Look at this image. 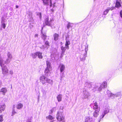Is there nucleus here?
Here are the masks:
<instances>
[{
	"label": "nucleus",
	"instance_id": "nucleus-1",
	"mask_svg": "<svg viewBox=\"0 0 122 122\" xmlns=\"http://www.w3.org/2000/svg\"><path fill=\"white\" fill-rule=\"evenodd\" d=\"M40 82L43 84H45V82L48 83L51 85H52L53 84V81L52 80L49 79L43 76L40 77Z\"/></svg>",
	"mask_w": 122,
	"mask_h": 122
},
{
	"label": "nucleus",
	"instance_id": "nucleus-2",
	"mask_svg": "<svg viewBox=\"0 0 122 122\" xmlns=\"http://www.w3.org/2000/svg\"><path fill=\"white\" fill-rule=\"evenodd\" d=\"M46 63L47 67L45 69L44 72L46 73L45 75L47 76L48 75V73L50 72V71L51 70L52 67L49 61H47Z\"/></svg>",
	"mask_w": 122,
	"mask_h": 122
},
{
	"label": "nucleus",
	"instance_id": "nucleus-3",
	"mask_svg": "<svg viewBox=\"0 0 122 122\" xmlns=\"http://www.w3.org/2000/svg\"><path fill=\"white\" fill-rule=\"evenodd\" d=\"M56 118L57 120L59 122L62 121V122H65L64 120L65 117L63 116L61 112H57Z\"/></svg>",
	"mask_w": 122,
	"mask_h": 122
},
{
	"label": "nucleus",
	"instance_id": "nucleus-4",
	"mask_svg": "<svg viewBox=\"0 0 122 122\" xmlns=\"http://www.w3.org/2000/svg\"><path fill=\"white\" fill-rule=\"evenodd\" d=\"M54 20L52 17H47L45 18V22L46 25L50 26L51 23L53 22Z\"/></svg>",
	"mask_w": 122,
	"mask_h": 122
},
{
	"label": "nucleus",
	"instance_id": "nucleus-5",
	"mask_svg": "<svg viewBox=\"0 0 122 122\" xmlns=\"http://www.w3.org/2000/svg\"><path fill=\"white\" fill-rule=\"evenodd\" d=\"M7 55V58L5 61V63L6 64L9 63L13 58L10 52H8Z\"/></svg>",
	"mask_w": 122,
	"mask_h": 122
},
{
	"label": "nucleus",
	"instance_id": "nucleus-6",
	"mask_svg": "<svg viewBox=\"0 0 122 122\" xmlns=\"http://www.w3.org/2000/svg\"><path fill=\"white\" fill-rule=\"evenodd\" d=\"M83 97L84 99H88V97L90 96V93L88 91V90L86 89H84L83 92Z\"/></svg>",
	"mask_w": 122,
	"mask_h": 122
},
{
	"label": "nucleus",
	"instance_id": "nucleus-7",
	"mask_svg": "<svg viewBox=\"0 0 122 122\" xmlns=\"http://www.w3.org/2000/svg\"><path fill=\"white\" fill-rule=\"evenodd\" d=\"M88 46H86L85 48V53L83 55H81L80 56V58L82 61H83L85 60V59L86 57L87 56V51L88 50Z\"/></svg>",
	"mask_w": 122,
	"mask_h": 122
},
{
	"label": "nucleus",
	"instance_id": "nucleus-8",
	"mask_svg": "<svg viewBox=\"0 0 122 122\" xmlns=\"http://www.w3.org/2000/svg\"><path fill=\"white\" fill-rule=\"evenodd\" d=\"M1 67L2 73L5 75L8 72V70L6 66L4 65L1 66Z\"/></svg>",
	"mask_w": 122,
	"mask_h": 122
},
{
	"label": "nucleus",
	"instance_id": "nucleus-9",
	"mask_svg": "<svg viewBox=\"0 0 122 122\" xmlns=\"http://www.w3.org/2000/svg\"><path fill=\"white\" fill-rule=\"evenodd\" d=\"M69 38V36H66V42L65 44L66 48L67 49H69V45H70V41L68 40V38Z\"/></svg>",
	"mask_w": 122,
	"mask_h": 122
},
{
	"label": "nucleus",
	"instance_id": "nucleus-10",
	"mask_svg": "<svg viewBox=\"0 0 122 122\" xmlns=\"http://www.w3.org/2000/svg\"><path fill=\"white\" fill-rule=\"evenodd\" d=\"M107 85V84L106 82H105L103 83L101 85L100 87H98V91H101L103 89H104V88L106 87Z\"/></svg>",
	"mask_w": 122,
	"mask_h": 122
},
{
	"label": "nucleus",
	"instance_id": "nucleus-11",
	"mask_svg": "<svg viewBox=\"0 0 122 122\" xmlns=\"http://www.w3.org/2000/svg\"><path fill=\"white\" fill-rule=\"evenodd\" d=\"M44 4L45 5H50L51 7L52 6V4L51 0H42Z\"/></svg>",
	"mask_w": 122,
	"mask_h": 122
},
{
	"label": "nucleus",
	"instance_id": "nucleus-12",
	"mask_svg": "<svg viewBox=\"0 0 122 122\" xmlns=\"http://www.w3.org/2000/svg\"><path fill=\"white\" fill-rule=\"evenodd\" d=\"M93 109L95 110L94 111H100V108L98 107V105L96 102L94 103L93 104Z\"/></svg>",
	"mask_w": 122,
	"mask_h": 122
},
{
	"label": "nucleus",
	"instance_id": "nucleus-13",
	"mask_svg": "<svg viewBox=\"0 0 122 122\" xmlns=\"http://www.w3.org/2000/svg\"><path fill=\"white\" fill-rule=\"evenodd\" d=\"M114 9V7H112L111 8L109 7H107L104 12L103 14L104 15H106L109 10H112Z\"/></svg>",
	"mask_w": 122,
	"mask_h": 122
},
{
	"label": "nucleus",
	"instance_id": "nucleus-14",
	"mask_svg": "<svg viewBox=\"0 0 122 122\" xmlns=\"http://www.w3.org/2000/svg\"><path fill=\"white\" fill-rule=\"evenodd\" d=\"M5 104H2L0 105V113L4 111L5 110Z\"/></svg>",
	"mask_w": 122,
	"mask_h": 122
},
{
	"label": "nucleus",
	"instance_id": "nucleus-15",
	"mask_svg": "<svg viewBox=\"0 0 122 122\" xmlns=\"http://www.w3.org/2000/svg\"><path fill=\"white\" fill-rule=\"evenodd\" d=\"M7 91V89L6 88H2L0 89V92L3 95H5Z\"/></svg>",
	"mask_w": 122,
	"mask_h": 122
},
{
	"label": "nucleus",
	"instance_id": "nucleus-16",
	"mask_svg": "<svg viewBox=\"0 0 122 122\" xmlns=\"http://www.w3.org/2000/svg\"><path fill=\"white\" fill-rule=\"evenodd\" d=\"M59 67L60 69V72H63L64 71L65 66L64 65L62 64H61L59 66Z\"/></svg>",
	"mask_w": 122,
	"mask_h": 122
},
{
	"label": "nucleus",
	"instance_id": "nucleus-17",
	"mask_svg": "<svg viewBox=\"0 0 122 122\" xmlns=\"http://www.w3.org/2000/svg\"><path fill=\"white\" fill-rule=\"evenodd\" d=\"M41 38L45 41L47 37L46 33L45 32H41Z\"/></svg>",
	"mask_w": 122,
	"mask_h": 122
},
{
	"label": "nucleus",
	"instance_id": "nucleus-18",
	"mask_svg": "<svg viewBox=\"0 0 122 122\" xmlns=\"http://www.w3.org/2000/svg\"><path fill=\"white\" fill-rule=\"evenodd\" d=\"M93 84H94V83H93L87 82L85 83V86H86L87 87L90 88L92 87V85Z\"/></svg>",
	"mask_w": 122,
	"mask_h": 122
},
{
	"label": "nucleus",
	"instance_id": "nucleus-19",
	"mask_svg": "<svg viewBox=\"0 0 122 122\" xmlns=\"http://www.w3.org/2000/svg\"><path fill=\"white\" fill-rule=\"evenodd\" d=\"M23 105L20 103H18L16 106V107L17 109H21L23 107Z\"/></svg>",
	"mask_w": 122,
	"mask_h": 122
},
{
	"label": "nucleus",
	"instance_id": "nucleus-20",
	"mask_svg": "<svg viewBox=\"0 0 122 122\" xmlns=\"http://www.w3.org/2000/svg\"><path fill=\"white\" fill-rule=\"evenodd\" d=\"M100 111H94L93 113V116L94 117H97L99 114V112Z\"/></svg>",
	"mask_w": 122,
	"mask_h": 122
},
{
	"label": "nucleus",
	"instance_id": "nucleus-21",
	"mask_svg": "<svg viewBox=\"0 0 122 122\" xmlns=\"http://www.w3.org/2000/svg\"><path fill=\"white\" fill-rule=\"evenodd\" d=\"M15 105H13L12 110V114L11 115V116H13L14 115L17 113L16 112L15 110Z\"/></svg>",
	"mask_w": 122,
	"mask_h": 122
},
{
	"label": "nucleus",
	"instance_id": "nucleus-22",
	"mask_svg": "<svg viewBox=\"0 0 122 122\" xmlns=\"http://www.w3.org/2000/svg\"><path fill=\"white\" fill-rule=\"evenodd\" d=\"M44 46L46 47V49H47L50 46L49 42L47 41H45V46Z\"/></svg>",
	"mask_w": 122,
	"mask_h": 122
},
{
	"label": "nucleus",
	"instance_id": "nucleus-23",
	"mask_svg": "<svg viewBox=\"0 0 122 122\" xmlns=\"http://www.w3.org/2000/svg\"><path fill=\"white\" fill-rule=\"evenodd\" d=\"M3 59L2 57H0V66L5 65Z\"/></svg>",
	"mask_w": 122,
	"mask_h": 122
},
{
	"label": "nucleus",
	"instance_id": "nucleus-24",
	"mask_svg": "<svg viewBox=\"0 0 122 122\" xmlns=\"http://www.w3.org/2000/svg\"><path fill=\"white\" fill-rule=\"evenodd\" d=\"M57 98L58 102L61 101L62 100V95L61 94L57 96Z\"/></svg>",
	"mask_w": 122,
	"mask_h": 122
},
{
	"label": "nucleus",
	"instance_id": "nucleus-25",
	"mask_svg": "<svg viewBox=\"0 0 122 122\" xmlns=\"http://www.w3.org/2000/svg\"><path fill=\"white\" fill-rule=\"evenodd\" d=\"M53 36L54 37V40H55L56 41L58 39L59 35L58 34L55 33L53 35Z\"/></svg>",
	"mask_w": 122,
	"mask_h": 122
},
{
	"label": "nucleus",
	"instance_id": "nucleus-26",
	"mask_svg": "<svg viewBox=\"0 0 122 122\" xmlns=\"http://www.w3.org/2000/svg\"><path fill=\"white\" fill-rule=\"evenodd\" d=\"M121 4L119 1H118V0H117L116 2V5L115 7L118 8L121 6Z\"/></svg>",
	"mask_w": 122,
	"mask_h": 122
},
{
	"label": "nucleus",
	"instance_id": "nucleus-27",
	"mask_svg": "<svg viewBox=\"0 0 122 122\" xmlns=\"http://www.w3.org/2000/svg\"><path fill=\"white\" fill-rule=\"evenodd\" d=\"M37 53V56H38V57L40 59H42V58L43 56L42 55V53L39 52H38Z\"/></svg>",
	"mask_w": 122,
	"mask_h": 122
},
{
	"label": "nucleus",
	"instance_id": "nucleus-28",
	"mask_svg": "<svg viewBox=\"0 0 122 122\" xmlns=\"http://www.w3.org/2000/svg\"><path fill=\"white\" fill-rule=\"evenodd\" d=\"M31 55L33 58L35 59L37 56V53L36 52L34 53H32Z\"/></svg>",
	"mask_w": 122,
	"mask_h": 122
},
{
	"label": "nucleus",
	"instance_id": "nucleus-29",
	"mask_svg": "<svg viewBox=\"0 0 122 122\" xmlns=\"http://www.w3.org/2000/svg\"><path fill=\"white\" fill-rule=\"evenodd\" d=\"M73 26V24L69 22L67 25V27L68 29H69L70 27H72Z\"/></svg>",
	"mask_w": 122,
	"mask_h": 122
},
{
	"label": "nucleus",
	"instance_id": "nucleus-30",
	"mask_svg": "<svg viewBox=\"0 0 122 122\" xmlns=\"http://www.w3.org/2000/svg\"><path fill=\"white\" fill-rule=\"evenodd\" d=\"M98 86L97 85H96L94 87L93 89H92L93 91L95 92L96 91H98Z\"/></svg>",
	"mask_w": 122,
	"mask_h": 122
},
{
	"label": "nucleus",
	"instance_id": "nucleus-31",
	"mask_svg": "<svg viewBox=\"0 0 122 122\" xmlns=\"http://www.w3.org/2000/svg\"><path fill=\"white\" fill-rule=\"evenodd\" d=\"M64 72V71L63 72H61V73H60V76L61 80L62 78L65 76Z\"/></svg>",
	"mask_w": 122,
	"mask_h": 122
},
{
	"label": "nucleus",
	"instance_id": "nucleus-32",
	"mask_svg": "<svg viewBox=\"0 0 122 122\" xmlns=\"http://www.w3.org/2000/svg\"><path fill=\"white\" fill-rule=\"evenodd\" d=\"M107 93L108 96V97H111L112 96H113L114 95L113 94H112V93H110V92L109 91H107Z\"/></svg>",
	"mask_w": 122,
	"mask_h": 122
},
{
	"label": "nucleus",
	"instance_id": "nucleus-33",
	"mask_svg": "<svg viewBox=\"0 0 122 122\" xmlns=\"http://www.w3.org/2000/svg\"><path fill=\"white\" fill-rule=\"evenodd\" d=\"M41 91L42 92L43 95L44 96H45L46 93V92L45 90L44 89L42 88L41 90Z\"/></svg>",
	"mask_w": 122,
	"mask_h": 122
},
{
	"label": "nucleus",
	"instance_id": "nucleus-34",
	"mask_svg": "<svg viewBox=\"0 0 122 122\" xmlns=\"http://www.w3.org/2000/svg\"><path fill=\"white\" fill-rule=\"evenodd\" d=\"M54 118L51 116L49 115L48 116L46 117L47 119H49L50 120H52L54 119Z\"/></svg>",
	"mask_w": 122,
	"mask_h": 122
},
{
	"label": "nucleus",
	"instance_id": "nucleus-35",
	"mask_svg": "<svg viewBox=\"0 0 122 122\" xmlns=\"http://www.w3.org/2000/svg\"><path fill=\"white\" fill-rule=\"evenodd\" d=\"M109 112L108 109H106L104 111L102 112L104 114L106 115V114L108 113Z\"/></svg>",
	"mask_w": 122,
	"mask_h": 122
},
{
	"label": "nucleus",
	"instance_id": "nucleus-36",
	"mask_svg": "<svg viewBox=\"0 0 122 122\" xmlns=\"http://www.w3.org/2000/svg\"><path fill=\"white\" fill-rule=\"evenodd\" d=\"M61 49L62 50V52H65V51L66 50V47H64L63 46H61Z\"/></svg>",
	"mask_w": 122,
	"mask_h": 122
},
{
	"label": "nucleus",
	"instance_id": "nucleus-37",
	"mask_svg": "<svg viewBox=\"0 0 122 122\" xmlns=\"http://www.w3.org/2000/svg\"><path fill=\"white\" fill-rule=\"evenodd\" d=\"M38 16L40 19L41 18V12H37L36 14Z\"/></svg>",
	"mask_w": 122,
	"mask_h": 122
},
{
	"label": "nucleus",
	"instance_id": "nucleus-38",
	"mask_svg": "<svg viewBox=\"0 0 122 122\" xmlns=\"http://www.w3.org/2000/svg\"><path fill=\"white\" fill-rule=\"evenodd\" d=\"M121 95V93L120 92H118L115 95V97H120V96Z\"/></svg>",
	"mask_w": 122,
	"mask_h": 122
},
{
	"label": "nucleus",
	"instance_id": "nucleus-39",
	"mask_svg": "<svg viewBox=\"0 0 122 122\" xmlns=\"http://www.w3.org/2000/svg\"><path fill=\"white\" fill-rule=\"evenodd\" d=\"M6 26V24L5 23H1V26L4 29H5V28Z\"/></svg>",
	"mask_w": 122,
	"mask_h": 122
},
{
	"label": "nucleus",
	"instance_id": "nucleus-40",
	"mask_svg": "<svg viewBox=\"0 0 122 122\" xmlns=\"http://www.w3.org/2000/svg\"><path fill=\"white\" fill-rule=\"evenodd\" d=\"M3 121V116L2 115H0V122H2Z\"/></svg>",
	"mask_w": 122,
	"mask_h": 122
},
{
	"label": "nucleus",
	"instance_id": "nucleus-41",
	"mask_svg": "<svg viewBox=\"0 0 122 122\" xmlns=\"http://www.w3.org/2000/svg\"><path fill=\"white\" fill-rule=\"evenodd\" d=\"M105 115V114H104L103 112L102 113V115L100 116V119H101L102 118H103Z\"/></svg>",
	"mask_w": 122,
	"mask_h": 122
},
{
	"label": "nucleus",
	"instance_id": "nucleus-42",
	"mask_svg": "<svg viewBox=\"0 0 122 122\" xmlns=\"http://www.w3.org/2000/svg\"><path fill=\"white\" fill-rule=\"evenodd\" d=\"M63 106H61L60 107V110H62L61 112H61L62 113V112H63Z\"/></svg>",
	"mask_w": 122,
	"mask_h": 122
},
{
	"label": "nucleus",
	"instance_id": "nucleus-43",
	"mask_svg": "<svg viewBox=\"0 0 122 122\" xmlns=\"http://www.w3.org/2000/svg\"><path fill=\"white\" fill-rule=\"evenodd\" d=\"M5 19L3 17L1 19V23H4L5 22Z\"/></svg>",
	"mask_w": 122,
	"mask_h": 122
},
{
	"label": "nucleus",
	"instance_id": "nucleus-44",
	"mask_svg": "<svg viewBox=\"0 0 122 122\" xmlns=\"http://www.w3.org/2000/svg\"><path fill=\"white\" fill-rule=\"evenodd\" d=\"M32 118V117H31L30 119H28L27 120L26 122H32L31 120Z\"/></svg>",
	"mask_w": 122,
	"mask_h": 122
},
{
	"label": "nucleus",
	"instance_id": "nucleus-45",
	"mask_svg": "<svg viewBox=\"0 0 122 122\" xmlns=\"http://www.w3.org/2000/svg\"><path fill=\"white\" fill-rule=\"evenodd\" d=\"M64 53L65 52H61L60 56L61 58H62L63 57L64 54Z\"/></svg>",
	"mask_w": 122,
	"mask_h": 122
},
{
	"label": "nucleus",
	"instance_id": "nucleus-46",
	"mask_svg": "<svg viewBox=\"0 0 122 122\" xmlns=\"http://www.w3.org/2000/svg\"><path fill=\"white\" fill-rule=\"evenodd\" d=\"M56 110V107L53 108L52 109V111L54 112H55Z\"/></svg>",
	"mask_w": 122,
	"mask_h": 122
},
{
	"label": "nucleus",
	"instance_id": "nucleus-47",
	"mask_svg": "<svg viewBox=\"0 0 122 122\" xmlns=\"http://www.w3.org/2000/svg\"><path fill=\"white\" fill-rule=\"evenodd\" d=\"M9 73L11 75H13V72L12 70H10L9 71Z\"/></svg>",
	"mask_w": 122,
	"mask_h": 122
},
{
	"label": "nucleus",
	"instance_id": "nucleus-48",
	"mask_svg": "<svg viewBox=\"0 0 122 122\" xmlns=\"http://www.w3.org/2000/svg\"><path fill=\"white\" fill-rule=\"evenodd\" d=\"M40 48L41 49H45L46 48V47H45L44 46V45H42L40 47Z\"/></svg>",
	"mask_w": 122,
	"mask_h": 122
},
{
	"label": "nucleus",
	"instance_id": "nucleus-49",
	"mask_svg": "<svg viewBox=\"0 0 122 122\" xmlns=\"http://www.w3.org/2000/svg\"><path fill=\"white\" fill-rule=\"evenodd\" d=\"M120 15L121 17L122 18V10H121L120 12Z\"/></svg>",
	"mask_w": 122,
	"mask_h": 122
},
{
	"label": "nucleus",
	"instance_id": "nucleus-50",
	"mask_svg": "<svg viewBox=\"0 0 122 122\" xmlns=\"http://www.w3.org/2000/svg\"><path fill=\"white\" fill-rule=\"evenodd\" d=\"M53 112V111H52V109L50 110V114H51L52 112Z\"/></svg>",
	"mask_w": 122,
	"mask_h": 122
},
{
	"label": "nucleus",
	"instance_id": "nucleus-51",
	"mask_svg": "<svg viewBox=\"0 0 122 122\" xmlns=\"http://www.w3.org/2000/svg\"><path fill=\"white\" fill-rule=\"evenodd\" d=\"M38 36V35L37 34H36L35 35V37H37Z\"/></svg>",
	"mask_w": 122,
	"mask_h": 122
},
{
	"label": "nucleus",
	"instance_id": "nucleus-52",
	"mask_svg": "<svg viewBox=\"0 0 122 122\" xmlns=\"http://www.w3.org/2000/svg\"><path fill=\"white\" fill-rule=\"evenodd\" d=\"M18 7H19V6L18 5H16V8H18Z\"/></svg>",
	"mask_w": 122,
	"mask_h": 122
},
{
	"label": "nucleus",
	"instance_id": "nucleus-53",
	"mask_svg": "<svg viewBox=\"0 0 122 122\" xmlns=\"http://www.w3.org/2000/svg\"><path fill=\"white\" fill-rule=\"evenodd\" d=\"M12 14V12H10V14L11 15V14Z\"/></svg>",
	"mask_w": 122,
	"mask_h": 122
},
{
	"label": "nucleus",
	"instance_id": "nucleus-54",
	"mask_svg": "<svg viewBox=\"0 0 122 122\" xmlns=\"http://www.w3.org/2000/svg\"><path fill=\"white\" fill-rule=\"evenodd\" d=\"M112 19L113 20V17H112Z\"/></svg>",
	"mask_w": 122,
	"mask_h": 122
},
{
	"label": "nucleus",
	"instance_id": "nucleus-55",
	"mask_svg": "<svg viewBox=\"0 0 122 122\" xmlns=\"http://www.w3.org/2000/svg\"><path fill=\"white\" fill-rule=\"evenodd\" d=\"M50 122H53V121H51Z\"/></svg>",
	"mask_w": 122,
	"mask_h": 122
},
{
	"label": "nucleus",
	"instance_id": "nucleus-56",
	"mask_svg": "<svg viewBox=\"0 0 122 122\" xmlns=\"http://www.w3.org/2000/svg\"><path fill=\"white\" fill-rule=\"evenodd\" d=\"M113 14H112V16H113Z\"/></svg>",
	"mask_w": 122,
	"mask_h": 122
},
{
	"label": "nucleus",
	"instance_id": "nucleus-57",
	"mask_svg": "<svg viewBox=\"0 0 122 122\" xmlns=\"http://www.w3.org/2000/svg\"><path fill=\"white\" fill-rule=\"evenodd\" d=\"M1 30H2V29H1Z\"/></svg>",
	"mask_w": 122,
	"mask_h": 122
}]
</instances>
